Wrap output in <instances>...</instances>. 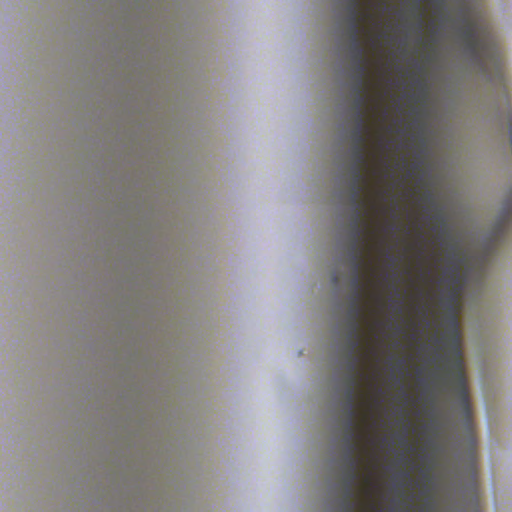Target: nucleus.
Here are the masks:
<instances>
[{
  "mask_svg": "<svg viewBox=\"0 0 512 512\" xmlns=\"http://www.w3.org/2000/svg\"><path fill=\"white\" fill-rule=\"evenodd\" d=\"M457 357L454 363L455 368V379L458 386V393H459V405L462 409L463 415L466 418L468 427L471 426V409L468 399V393L466 388V381L464 372L462 369V361L460 357V350H457Z\"/></svg>",
  "mask_w": 512,
  "mask_h": 512,
  "instance_id": "obj_7",
  "label": "nucleus"
},
{
  "mask_svg": "<svg viewBox=\"0 0 512 512\" xmlns=\"http://www.w3.org/2000/svg\"><path fill=\"white\" fill-rule=\"evenodd\" d=\"M437 222L440 223V227L437 229V240L444 245L445 240L448 236V231L446 227L445 218L442 215H437L434 217Z\"/></svg>",
  "mask_w": 512,
  "mask_h": 512,
  "instance_id": "obj_11",
  "label": "nucleus"
},
{
  "mask_svg": "<svg viewBox=\"0 0 512 512\" xmlns=\"http://www.w3.org/2000/svg\"><path fill=\"white\" fill-rule=\"evenodd\" d=\"M343 512H357L356 511V503L354 502V498H348V496H344L342 501Z\"/></svg>",
  "mask_w": 512,
  "mask_h": 512,
  "instance_id": "obj_12",
  "label": "nucleus"
},
{
  "mask_svg": "<svg viewBox=\"0 0 512 512\" xmlns=\"http://www.w3.org/2000/svg\"><path fill=\"white\" fill-rule=\"evenodd\" d=\"M419 17H420V24H422V14L421 13L419 14Z\"/></svg>",
  "mask_w": 512,
  "mask_h": 512,
  "instance_id": "obj_22",
  "label": "nucleus"
},
{
  "mask_svg": "<svg viewBox=\"0 0 512 512\" xmlns=\"http://www.w3.org/2000/svg\"><path fill=\"white\" fill-rule=\"evenodd\" d=\"M403 366H404V360H399L398 361V367L402 369Z\"/></svg>",
  "mask_w": 512,
  "mask_h": 512,
  "instance_id": "obj_19",
  "label": "nucleus"
},
{
  "mask_svg": "<svg viewBox=\"0 0 512 512\" xmlns=\"http://www.w3.org/2000/svg\"><path fill=\"white\" fill-rule=\"evenodd\" d=\"M421 0H415V5H414V8L416 11L420 12L421 10Z\"/></svg>",
  "mask_w": 512,
  "mask_h": 512,
  "instance_id": "obj_15",
  "label": "nucleus"
},
{
  "mask_svg": "<svg viewBox=\"0 0 512 512\" xmlns=\"http://www.w3.org/2000/svg\"><path fill=\"white\" fill-rule=\"evenodd\" d=\"M368 90L369 87L364 88H358L353 87V91L355 93V99H354V110H355V119L357 117L361 116L362 119H366L365 115V106L369 100L368 98Z\"/></svg>",
  "mask_w": 512,
  "mask_h": 512,
  "instance_id": "obj_8",
  "label": "nucleus"
},
{
  "mask_svg": "<svg viewBox=\"0 0 512 512\" xmlns=\"http://www.w3.org/2000/svg\"><path fill=\"white\" fill-rule=\"evenodd\" d=\"M347 9H362L361 0H348Z\"/></svg>",
  "mask_w": 512,
  "mask_h": 512,
  "instance_id": "obj_13",
  "label": "nucleus"
},
{
  "mask_svg": "<svg viewBox=\"0 0 512 512\" xmlns=\"http://www.w3.org/2000/svg\"><path fill=\"white\" fill-rule=\"evenodd\" d=\"M434 5L438 9H442L445 5V0H435Z\"/></svg>",
  "mask_w": 512,
  "mask_h": 512,
  "instance_id": "obj_14",
  "label": "nucleus"
},
{
  "mask_svg": "<svg viewBox=\"0 0 512 512\" xmlns=\"http://www.w3.org/2000/svg\"><path fill=\"white\" fill-rule=\"evenodd\" d=\"M368 234H351V246L349 259L352 266L353 278L351 286L353 291L350 297V308L348 310V353H358L362 347V328L360 320L364 316L362 300L365 292V285L362 282L361 271L366 266L364 248L367 243Z\"/></svg>",
  "mask_w": 512,
  "mask_h": 512,
  "instance_id": "obj_1",
  "label": "nucleus"
},
{
  "mask_svg": "<svg viewBox=\"0 0 512 512\" xmlns=\"http://www.w3.org/2000/svg\"><path fill=\"white\" fill-rule=\"evenodd\" d=\"M458 282H459V278L457 275V270L453 269L452 277L450 278V291L447 296V303L449 304L450 307H454L458 301L459 291L456 288Z\"/></svg>",
  "mask_w": 512,
  "mask_h": 512,
  "instance_id": "obj_10",
  "label": "nucleus"
},
{
  "mask_svg": "<svg viewBox=\"0 0 512 512\" xmlns=\"http://www.w3.org/2000/svg\"><path fill=\"white\" fill-rule=\"evenodd\" d=\"M353 164L351 166L352 180L350 183V202L353 206V216L350 222L351 234H368V226L364 220L365 203L361 200V193L367 183V176L363 169L368 165L366 145H353L351 148Z\"/></svg>",
  "mask_w": 512,
  "mask_h": 512,
  "instance_id": "obj_3",
  "label": "nucleus"
},
{
  "mask_svg": "<svg viewBox=\"0 0 512 512\" xmlns=\"http://www.w3.org/2000/svg\"><path fill=\"white\" fill-rule=\"evenodd\" d=\"M422 512H430V511H428V510H423Z\"/></svg>",
  "mask_w": 512,
  "mask_h": 512,
  "instance_id": "obj_23",
  "label": "nucleus"
},
{
  "mask_svg": "<svg viewBox=\"0 0 512 512\" xmlns=\"http://www.w3.org/2000/svg\"><path fill=\"white\" fill-rule=\"evenodd\" d=\"M402 440H403L404 443H407V439H406L405 436H403Z\"/></svg>",
  "mask_w": 512,
  "mask_h": 512,
  "instance_id": "obj_21",
  "label": "nucleus"
},
{
  "mask_svg": "<svg viewBox=\"0 0 512 512\" xmlns=\"http://www.w3.org/2000/svg\"><path fill=\"white\" fill-rule=\"evenodd\" d=\"M369 127L367 126L366 119H362L361 116L355 119V127L351 133L353 145H366L367 144V132Z\"/></svg>",
  "mask_w": 512,
  "mask_h": 512,
  "instance_id": "obj_9",
  "label": "nucleus"
},
{
  "mask_svg": "<svg viewBox=\"0 0 512 512\" xmlns=\"http://www.w3.org/2000/svg\"><path fill=\"white\" fill-rule=\"evenodd\" d=\"M348 363V376L346 378L347 389L345 391V412H346V421H345V437H359V433L357 431V422L356 418L358 415L356 408V400L358 395V387L360 379L365 375L363 371L360 369L361 357L358 353H347Z\"/></svg>",
  "mask_w": 512,
  "mask_h": 512,
  "instance_id": "obj_5",
  "label": "nucleus"
},
{
  "mask_svg": "<svg viewBox=\"0 0 512 512\" xmlns=\"http://www.w3.org/2000/svg\"><path fill=\"white\" fill-rule=\"evenodd\" d=\"M463 23L458 32L466 54L482 64L489 81L506 87L504 63L498 49L488 39L479 37L475 22L464 17Z\"/></svg>",
  "mask_w": 512,
  "mask_h": 512,
  "instance_id": "obj_2",
  "label": "nucleus"
},
{
  "mask_svg": "<svg viewBox=\"0 0 512 512\" xmlns=\"http://www.w3.org/2000/svg\"><path fill=\"white\" fill-rule=\"evenodd\" d=\"M451 321H452L453 327H454V329H455V332H457V329H458V323H457V319H456V317H455V316H453V317H452V319H451Z\"/></svg>",
  "mask_w": 512,
  "mask_h": 512,
  "instance_id": "obj_16",
  "label": "nucleus"
},
{
  "mask_svg": "<svg viewBox=\"0 0 512 512\" xmlns=\"http://www.w3.org/2000/svg\"><path fill=\"white\" fill-rule=\"evenodd\" d=\"M359 437H345L346 453H345V477H344V496L355 498L354 486L359 480L360 458L356 455L359 445L357 443Z\"/></svg>",
  "mask_w": 512,
  "mask_h": 512,
  "instance_id": "obj_6",
  "label": "nucleus"
},
{
  "mask_svg": "<svg viewBox=\"0 0 512 512\" xmlns=\"http://www.w3.org/2000/svg\"><path fill=\"white\" fill-rule=\"evenodd\" d=\"M395 306L397 308V311H401L402 310V305L399 302H395Z\"/></svg>",
  "mask_w": 512,
  "mask_h": 512,
  "instance_id": "obj_18",
  "label": "nucleus"
},
{
  "mask_svg": "<svg viewBox=\"0 0 512 512\" xmlns=\"http://www.w3.org/2000/svg\"><path fill=\"white\" fill-rule=\"evenodd\" d=\"M348 33L350 37L349 51L353 62V87H369L367 79L369 72V59L366 50L360 41L361 21L370 18V13L362 9H347Z\"/></svg>",
  "mask_w": 512,
  "mask_h": 512,
  "instance_id": "obj_4",
  "label": "nucleus"
},
{
  "mask_svg": "<svg viewBox=\"0 0 512 512\" xmlns=\"http://www.w3.org/2000/svg\"><path fill=\"white\" fill-rule=\"evenodd\" d=\"M337 283H338V277H337V275H334L333 276V284L336 285Z\"/></svg>",
  "mask_w": 512,
  "mask_h": 512,
  "instance_id": "obj_20",
  "label": "nucleus"
},
{
  "mask_svg": "<svg viewBox=\"0 0 512 512\" xmlns=\"http://www.w3.org/2000/svg\"><path fill=\"white\" fill-rule=\"evenodd\" d=\"M504 220H505V219L503 218V219L501 220V222H500V223L498 224V226H497V230H498V232H499V233H502V232H503V225H504V223H503V222H504Z\"/></svg>",
  "mask_w": 512,
  "mask_h": 512,
  "instance_id": "obj_17",
  "label": "nucleus"
}]
</instances>
